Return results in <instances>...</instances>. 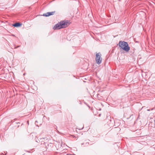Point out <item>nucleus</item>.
<instances>
[{"label":"nucleus","mask_w":155,"mask_h":155,"mask_svg":"<svg viewBox=\"0 0 155 155\" xmlns=\"http://www.w3.org/2000/svg\"><path fill=\"white\" fill-rule=\"evenodd\" d=\"M22 25V24H21L19 23L18 22L12 25L13 26H14L15 27H18Z\"/></svg>","instance_id":"nucleus-5"},{"label":"nucleus","mask_w":155,"mask_h":155,"mask_svg":"<svg viewBox=\"0 0 155 155\" xmlns=\"http://www.w3.org/2000/svg\"><path fill=\"white\" fill-rule=\"evenodd\" d=\"M154 126L155 127V119H154Z\"/></svg>","instance_id":"nucleus-6"},{"label":"nucleus","mask_w":155,"mask_h":155,"mask_svg":"<svg viewBox=\"0 0 155 155\" xmlns=\"http://www.w3.org/2000/svg\"><path fill=\"white\" fill-rule=\"evenodd\" d=\"M119 45L120 48L126 52H128L130 50V47L127 42L120 41L119 43Z\"/></svg>","instance_id":"nucleus-2"},{"label":"nucleus","mask_w":155,"mask_h":155,"mask_svg":"<svg viewBox=\"0 0 155 155\" xmlns=\"http://www.w3.org/2000/svg\"><path fill=\"white\" fill-rule=\"evenodd\" d=\"M55 12H48L43 14V16L46 17H48L49 16L52 15L54 14Z\"/></svg>","instance_id":"nucleus-4"},{"label":"nucleus","mask_w":155,"mask_h":155,"mask_svg":"<svg viewBox=\"0 0 155 155\" xmlns=\"http://www.w3.org/2000/svg\"><path fill=\"white\" fill-rule=\"evenodd\" d=\"M71 23L68 20H64L58 22L53 28L54 30L59 29L61 28H65L68 26Z\"/></svg>","instance_id":"nucleus-1"},{"label":"nucleus","mask_w":155,"mask_h":155,"mask_svg":"<svg viewBox=\"0 0 155 155\" xmlns=\"http://www.w3.org/2000/svg\"><path fill=\"white\" fill-rule=\"evenodd\" d=\"M101 54L100 53H97L96 54L95 60L97 64H99L101 63L102 58L101 57Z\"/></svg>","instance_id":"nucleus-3"}]
</instances>
